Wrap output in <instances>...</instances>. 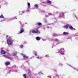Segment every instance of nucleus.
Masks as SVG:
<instances>
[{
  "label": "nucleus",
  "mask_w": 78,
  "mask_h": 78,
  "mask_svg": "<svg viewBox=\"0 0 78 78\" xmlns=\"http://www.w3.org/2000/svg\"><path fill=\"white\" fill-rule=\"evenodd\" d=\"M8 37H9L8 36L6 37L7 44L9 45H11L12 41V40L8 38Z\"/></svg>",
  "instance_id": "f257e3e1"
},
{
  "label": "nucleus",
  "mask_w": 78,
  "mask_h": 78,
  "mask_svg": "<svg viewBox=\"0 0 78 78\" xmlns=\"http://www.w3.org/2000/svg\"><path fill=\"white\" fill-rule=\"evenodd\" d=\"M31 33H37V34H39L40 33V32L37 29L35 30H33L30 31L29 33L30 34H31Z\"/></svg>",
  "instance_id": "f03ea898"
},
{
  "label": "nucleus",
  "mask_w": 78,
  "mask_h": 78,
  "mask_svg": "<svg viewBox=\"0 0 78 78\" xmlns=\"http://www.w3.org/2000/svg\"><path fill=\"white\" fill-rule=\"evenodd\" d=\"M65 51V50L64 49H61L59 51V53L62 55H65V54L64 52Z\"/></svg>",
  "instance_id": "7ed1b4c3"
},
{
  "label": "nucleus",
  "mask_w": 78,
  "mask_h": 78,
  "mask_svg": "<svg viewBox=\"0 0 78 78\" xmlns=\"http://www.w3.org/2000/svg\"><path fill=\"white\" fill-rule=\"evenodd\" d=\"M21 55H22V56H23L24 59H27L28 58V57L24 54H21Z\"/></svg>",
  "instance_id": "20e7f679"
},
{
  "label": "nucleus",
  "mask_w": 78,
  "mask_h": 78,
  "mask_svg": "<svg viewBox=\"0 0 78 78\" xmlns=\"http://www.w3.org/2000/svg\"><path fill=\"white\" fill-rule=\"evenodd\" d=\"M24 32V29L22 28V29H21L20 31V32H19L18 34H21V33H23V32Z\"/></svg>",
  "instance_id": "39448f33"
},
{
  "label": "nucleus",
  "mask_w": 78,
  "mask_h": 78,
  "mask_svg": "<svg viewBox=\"0 0 78 78\" xmlns=\"http://www.w3.org/2000/svg\"><path fill=\"white\" fill-rule=\"evenodd\" d=\"M59 16L60 17H62L63 18H65L64 15V14H63V13H60Z\"/></svg>",
  "instance_id": "423d86ee"
},
{
  "label": "nucleus",
  "mask_w": 78,
  "mask_h": 78,
  "mask_svg": "<svg viewBox=\"0 0 78 78\" xmlns=\"http://www.w3.org/2000/svg\"><path fill=\"white\" fill-rule=\"evenodd\" d=\"M35 39L37 41H40L41 40V37H37L35 38Z\"/></svg>",
  "instance_id": "0eeeda50"
},
{
  "label": "nucleus",
  "mask_w": 78,
  "mask_h": 78,
  "mask_svg": "<svg viewBox=\"0 0 78 78\" xmlns=\"http://www.w3.org/2000/svg\"><path fill=\"white\" fill-rule=\"evenodd\" d=\"M1 53L2 54H4V55L6 54V52L3 50L1 51Z\"/></svg>",
  "instance_id": "6e6552de"
},
{
  "label": "nucleus",
  "mask_w": 78,
  "mask_h": 78,
  "mask_svg": "<svg viewBox=\"0 0 78 78\" xmlns=\"http://www.w3.org/2000/svg\"><path fill=\"white\" fill-rule=\"evenodd\" d=\"M5 64L6 66H8V65H9V64H10V63H9V62H5Z\"/></svg>",
  "instance_id": "1a4fd4ad"
},
{
  "label": "nucleus",
  "mask_w": 78,
  "mask_h": 78,
  "mask_svg": "<svg viewBox=\"0 0 78 78\" xmlns=\"http://www.w3.org/2000/svg\"><path fill=\"white\" fill-rule=\"evenodd\" d=\"M28 8L29 9L30 8V3L29 2L27 3Z\"/></svg>",
  "instance_id": "9d476101"
},
{
  "label": "nucleus",
  "mask_w": 78,
  "mask_h": 78,
  "mask_svg": "<svg viewBox=\"0 0 78 78\" xmlns=\"http://www.w3.org/2000/svg\"><path fill=\"white\" fill-rule=\"evenodd\" d=\"M69 25L67 24L65 27V28H69Z\"/></svg>",
  "instance_id": "9b49d317"
},
{
  "label": "nucleus",
  "mask_w": 78,
  "mask_h": 78,
  "mask_svg": "<svg viewBox=\"0 0 78 78\" xmlns=\"http://www.w3.org/2000/svg\"><path fill=\"white\" fill-rule=\"evenodd\" d=\"M47 3L48 4H51V1H48L47 2Z\"/></svg>",
  "instance_id": "f8f14e48"
},
{
  "label": "nucleus",
  "mask_w": 78,
  "mask_h": 78,
  "mask_svg": "<svg viewBox=\"0 0 78 78\" xmlns=\"http://www.w3.org/2000/svg\"><path fill=\"white\" fill-rule=\"evenodd\" d=\"M34 55L35 56H37V52H36L35 51H34Z\"/></svg>",
  "instance_id": "ddd939ff"
},
{
  "label": "nucleus",
  "mask_w": 78,
  "mask_h": 78,
  "mask_svg": "<svg viewBox=\"0 0 78 78\" xmlns=\"http://www.w3.org/2000/svg\"><path fill=\"white\" fill-rule=\"evenodd\" d=\"M35 7V8H36V9H37V8H38V7H39L38 6V5L35 4L34 5Z\"/></svg>",
  "instance_id": "4468645a"
},
{
  "label": "nucleus",
  "mask_w": 78,
  "mask_h": 78,
  "mask_svg": "<svg viewBox=\"0 0 78 78\" xmlns=\"http://www.w3.org/2000/svg\"><path fill=\"white\" fill-rule=\"evenodd\" d=\"M13 55L14 56H16V55H17V52H14L13 53Z\"/></svg>",
  "instance_id": "2eb2a0df"
},
{
  "label": "nucleus",
  "mask_w": 78,
  "mask_h": 78,
  "mask_svg": "<svg viewBox=\"0 0 78 78\" xmlns=\"http://www.w3.org/2000/svg\"><path fill=\"white\" fill-rule=\"evenodd\" d=\"M37 24L38 25V26H41V25H42V23H38Z\"/></svg>",
  "instance_id": "dca6fc26"
},
{
  "label": "nucleus",
  "mask_w": 78,
  "mask_h": 78,
  "mask_svg": "<svg viewBox=\"0 0 78 78\" xmlns=\"http://www.w3.org/2000/svg\"><path fill=\"white\" fill-rule=\"evenodd\" d=\"M69 29H73V28L72 26H70L69 27Z\"/></svg>",
  "instance_id": "f3484780"
},
{
  "label": "nucleus",
  "mask_w": 78,
  "mask_h": 78,
  "mask_svg": "<svg viewBox=\"0 0 78 78\" xmlns=\"http://www.w3.org/2000/svg\"><path fill=\"white\" fill-rule=\"evenodd\" d=\"M38 74L39 75H42V71H40L39 72Z\"/></svg>",
  "instance_id": "a211bd4d"
},
{
  "label": "nucleus",
  "mask_w": 78,
  "mask_h": 78,
  "mask_svg": "<svg viewBox=\"0 0 78 78\" xmlns=\"http://www.w3.org/2000/svg\"><path fill=\"white\" fill-rule=\"evenodd\" d=\"M69 34V33L68 32H63V34Z\"/></svg>",
  "instance_id": "6ab92c4d"
},
{
  "label": "nucleus",
  "mask_w": 78,
  "mask_h": 78,
  "mask_svg": "<svg viewBox=\"0 0 78 78\" xmlns=\"http://www.w3.org/2000/svg\"><path fill=\"white\" fill-rule=\"evenodd\" d=\"M29 75H31V72L30 70H29Z\"/></svg>",
  "instance_id": "aec40b11"
},
{
  "label": "nucleus",
  "mask_w": 78,
  "mask_h": 78,
  "mask_svg": "<svg viewBox=\"0 0 78 78\" xmlns=\"http://www.w3.org/2000/svg\"><path fill=\"white\" fill-rule=\"evenodd\" d=\"M73 69H74V70H77V71H78V69H76L73 67Z\"/></svg>",
  "instance_id": "412c9836"
},
{
  "label": "nucleus",
  "mask_w": 78,
  "mask_h": 78,
  "mask_svg": "<svg viewBox=\"0 0 78 78\" xmlns=\"http://www.w3.org/2000/svg\"><path fill=\"white\" fill-rule=\"evenodd\" d=\"M4 17L3 15H1L0 16V18H3Z\"/></svg>",
  "instance_id": "4be33fe9"
},
{
  "label": "nucleus",
  "mask_w": 78,
  "mask_h": 78,
  "mask_svg": "<svg viewBox=\"0 0 78 78\" xmlns=\"http://www.w3.org/2000/svg\"><path fill=\"white\" fill-rule=\"evenodd\" d=\"M4 57H5V58H9V57H7L6 55H3Z\"/></svg>",
  "instance_id": "5701e85b"
},
{
  "label": "nucleus",
  "mask_w": 78,
  "mask_h": 78,
  "mask_svg": "<svg viewBox=\"0 0 78 78\" xmlns=\"http://www.w3.org/2000/svg\"><path fill=\"white\" fill-rule=\"evenodd\" d=\"M48 15H49V16H52V15H53V14L51 13H49L48 14Z\"/></svg>",
  "instance_id": "b1692460"
},
{
  "label": "nucleus",
  "mask_w": 78,
  "mask_h": 78,
  "mask_svg": "<svg viewBox=\"0 0 78 78\" xmlns=\"http://www.w3.org/2000/svg\"><path fill=\"white\" fill-rule=\"evenodd\" d=\"M24 12L23 11H22L20 12V13H22H22H23Z\"/></svg>",
  "instance_id": "393cba45"
},
{
  "label": "nucleus",
  "mask_w": 78,
  "mask_h": 78,
  "mask_svg": "<svg viewBox=\"0 0 78 78\" xmlns=\"http://www.w3.org/2000/svg\"><path fill=\"white\" fill-rule=\"evenodd\" d=\"M45 57H47V58H48V57H49V56H48V55H45Z\"/></svg>",
  "instance_id": "a878e982"
},
{
  "label": "nucleus",
  "mask_w": 78,
  "mask_h": 78,
  "mask_svg": "<svg viewBox=\"0 0 78 78\" xmlns=\"http://www.w3.org/2000/svg\"><path fill=\"white\" fill-rule=\"evenodd\" d=\"M23 45H20L21 48H23Z\"/></svg>",
  "instance_id": "bb28decb"
},
{
  "label": "nucleus",
  "mask_w": 78,
  "mask_h": 78,
  "mask_svg": "<svg viewBox=\"0 0 78 78\" xmlns=\"http://www.w3.org/2000/svg\"><path fill=\"white\" fill-rule=\"evenodd\" d=\"M37 59H39V57H37Z\"/></svg>",
  "instance_id": "cd10ccee"
},
{
  "label": "nucleus",
  "mask_w": 78,
  "mask_h": 78,
  "mask_svg": "<svg viewBox=\"0 0 78 78\" xmlns=\"http://www.w3.org/2000/svg\"><path fill=\"white\" fill-rule=\"evenodd\" d=\"M56 77H59V76L58 75H56Z\"/></svg>",
  "instance_id": "c85d7f7f"
},
{
  "label": "nucleus",
  "mask_w": 78,
  "mask_h": 78,
  "mask_svg": "<svg viewBox=\"0 0 78 78\" xmlns=\"http://www.w3.org/2000/svg\"><path fill=\"white\" fill-rule=\"evenodd\" d=\"M45 17H48V15H46L45 16Z\"/></svg>",
  "instance_id": "c756f323"
},
{
  "label": "nucleus",
  "mask_w": 78,
  "mask_h": 78,
  "mask_svg": "<svg viewBox=\"0 0 78 78\" xmlns=\"http://www.w3.org/2000/svg\"><path fill=\"white\" fill-rule=\"evenodd\" d=\"M56 41H57L58 39H55Z\"/></svg>",
  "instance_id": "7c9ffc66"
},
{
  "label": "nucleus",
  "mask_w": 78,
  "mask_h": 78,
  "mask_svg": "<svg viewBox=\"0 0 78 78\" xmlns=\"http://www.w3.org/2000/svg\"><path fill=\"white\" fill-rule=\"evenodd\" d=\"M73 30H75V29H73Z\"/></svg>",
  "instance_id": "2f4dec72"
},
{
  "label": "nucleus",
  "mask_w": 78,
  "mask_h": 78,
  "mask_svg": "<svg viewBox=\"0 0 78 78\" xmlns=\"http://www.w3.org/2000/svg\"><path fill=\"white\" fill-rule=\"evenodd\" d=\"M62 65H60V66H61Z\"/></svg>",
  "instance_id": "473e14b6"
}]
</instances>
